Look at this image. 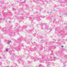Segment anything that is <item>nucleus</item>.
Wrapping results in <instances>:
<instances>
[{"label": "nucleus", "mask_w": 67, "mask_h": 67, "mask_svg": "<svg viewBox=\"0 0 67 67\" xmlns=\"http://www.w3.org/2000/svg\"><path fill=\"white\" fill-rule=\"evenodd\" d=\"M8 51H9V49H6V52H8Z\"/></svg>", "instance_id": "f257e3e1"}, {"label": "nucleus", "mask_w": 67, "mask_h": 67, "mask_svg": "<svg viewBox=\"0 0 67 67\" xmlns=\"http://www.w3.org/2000/svg\"><path fill=\"white\" fill-rule=\"evenodd\" d=\"M62 47H64V46H62Z\"/></svg>", "instance_id": "f03ea898"}]
</instances>
